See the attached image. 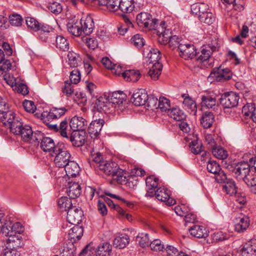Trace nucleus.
Segmentation results:
<instances>
[{
  "mask_svg": "<svg viewBox=\"0 0 256 256\" xmlns=\"http://www.w3.org/2000/svg\"><path fill=\"white\" fill-rule=\"evenodd\" d=\"M100 6H106L110 12H116L118 10L120 0H96Z\"/></svg>",
  "mask_w": 256,
  "mask_h": 256,
  "instance_id": "58836bf2",
  "label": "nucleus"
},
{
  "mask_svg": "<svg viewBox=\"0 0 256 256\" xmlns=\"http://www.w3.org/2000/svg\"><path fill=\"white\" fill-rule=\"evenodd\" d=\"M170 101L167 98L160 97L158 102V107L162 112H168L170 109Z\"/></svg>",
  "mask_w": 256,
  "mask_h": 256,
  "instance_id": "5fc2aeb1",
  "label": "nucleus"
},
{
  "mask_svg": "<svg viewBox=\"0 0 256 256\" xmlns=\"http://www.w3.org/2000/svg\"><path fill=\"white\" fill-rule=\"evenodd\" d=\"M201 105L202 107H206L208 108H212L213 106H215L216 100L215 98L210 93H206L204 95H202L201 98Z\"/></svg>",
  "mask_w": 256,
  "mask_h": 256,
  "instance_id": "a19ab883",
  "label": "nucleus"
},
{
  "mask_svg": "<svg viewBox=\"0 0 256 256\" xmlns=\"http://www.w3.org/2000/svg\"><path fill=\"white\" fill-rule=\"evenodd\" d=\"M94 108L98 112L104 113H110L113 109L112 104L104 97H100L96 100Z\"/></svg>",
  "mask_w": 256,
  "mask_h": 256,
  "instance_id": "9b49d317",
  "label": "nucleus"
},
{
  "mask_svg": "<svg viewBox=\"0 0 256 256\" xmlns=\"http://www.w3.org/2000/svg\"><path fill=\"white\" fill-rule=\"evenodd\" d=\"M126 100V94L122 92L117 91L112 93L108 100L112 104V108L122 111L125 108V105L124 104Z\"/></svg>",
  "mask_w": 256,
  "mask_h": 256,
  "instance_id": "39448f33",
  "label": "nucleus"
},
{
  "mask_svg": "<svg viewBox=\"0 0 256 256\" xmlns=\"http://www.w3.org/2000/svg\"><path fill=\"white\" fill-rule=\"evenodd\" d=\"M162 69V65L161 63H154L150 67L148 75L152 80H156L161 74Z\"/></svg>",
  "mask_w": 256,
  "mask_h": 256,
  "instance_id": "c85d7f7f",
  "label": "nucleus"
},
{
  "mask_svg": "<svg viewBox=\"0 0 256 256\" xmlns=\"http://www.w3.org/2000/svg\"><path fill=\"white\" fill-rule=\"evenodd\" d=\"M198 19L200 22L208 25L212 24L214 21V17L210 10H208L202 15L199 16Z\"/></svg>",
  "mask_w": 256,
  "mask_h": 256,
  "instance_id": "6e6d98bb",
  "label": "nucleus"
},
{
  "mask_svg": "<svg viewBox=\"0 0 256 256\" xmlns=\"http://www.w3.org/2000/svg\"><path fill=\"white\" fill-rule=\"evenodd\" d=\"M6 236H8L6 240L7 247L10 249L16 250L20 246L22 242L20 236L13 234H10Z\"/></svg>",
  "mask_w": 256,
  "mask_h": 256,
  "instance_id": "c756f323",
  "label": "nucleus"
},
{
  "mask_svg": "<svg viewBox=\"0 0 256 256\" xmlns=\"http://www.w3.org/2000/svg\"><path fill=\"white\" fill-rule=\"evenodd\" d=\"M208 80L211 82L214 80L220 82L224 80V67L220 65L219 67L214 68L208 77Z\"/></svg>",
  "mask_w": 256,
  "mask_h": 256,
  "instance_id": "393cba45",
  "label": "nucleus"
},
{
  "mask_svg": "<svg viewBox=\"0 0 256 256\" xmlns=\"http://www.w3.org/2000/svg\"><path fill=\"white\" fill-rule=\"evenodd\" d=\"M208 10H209V6L203 2L195 3L191 6L192 13L197 16L198 18Z\"/></svg>",
  "mask_w": 256,
  "mask_h": 256,
  "instance_id": "7c9ffc66",
  "label": "nucleus"
},
{
  "mask_svg": "<svg viewBox=\"0 0 256 256\" xmlns=\"http://www.w3.org/2000/svg\"><path fill=\"white\" fill-rule=\"evenodd\" d=\"M143 56L146 58H148L147 62L152 64L154 63L160 62V52L157 48H150L144 50L143 52Z\"/></svg>",
  "mask_w": 256,
  "mask_h": 256,
  "instance_id": "a211bd4d",
  "label": "nucleus"
},
{
  "mask_svg": "<svg viewBox=\"0 0 256 256\" xmlns=\"http://www.w3.org/2000/svg\"><path fill=\"white\" fill-rule=\"evenodd\" d=\"M64 168L66 176L69 178L76 177L79 174L80 171V168L78 164L72 160Z\"/></svg>",
  "mask_w": 256,
  "mask_h": 256,
  "instance_id": "a878e982",
  "label": "nucleus"
},
{
  "mask_svg": "<svg viewBox=\"0 0 256 256\" xmlns=\"http://www.w3.org/2000/svg\"><path fill=\"white\" fill-rule=\"evenodd\" d=\"M111 252V245L108 242H104L98 246L96 253L97 256H110Z\"/></svg>",
  "mask_w": 256,
  "mask_h": 256,
  "instance_id": "79ce46f5",
  "label": "nucleus"
},
{
  "mask_svg": "<svg viewBox=\"0 0 256 256\" xmlns=\"http://www.w3.org/2000/svg\"><path fill=\"white\" fill-rule=\"evenodd\" d=\"M67 212L66 219L70 224L76 225L82 221L83 214L80 208L72 206Z\"/></svg>",
  "mask_w": 256,
  "mask_h": 256,
  "instance_id": "0eeeda50",
  "label": "nucleus"
},
{
  "mask_svg": "<svg viewBox=\"0 0 256 256\" xmlns=\"http://www.w3.org/2000/svg\"><path fill=\"white\" fill-rule=\"evenodd\" d=\"M40 146L42 150L45 152H50V155L54 154V151L56 147L54 140L49 137H42L40 140Z\"/></svg>",
  "mask_w": 256,
  "mask_h": 256,
  "instance_id": "412c9836",
  "label": "nucleus"
},
{
  "mask_svg": "<svg viewBox=\"0 0 256 256\" xmlns=\"http://www.w3.org/2000/svg\"><path fill=\"white\" fill-rule=\"evenodd\" d=\"M148 100V95L144 89H138L132 94L131 101L136 106H141L146 104Z\"/></svg>",
  "mask_w": 256,
  "mask_h": 256,
  "instance_id": "9d476101",
  "label": "nucleus"
},
{
  "mask_svg": "<svg viewBox=\"0 0 256 256\" xmlns=\"http://www.w3.org/2000/svg\"><path fill=\"white\" fill-rule=\"evenodd\" d=\"M10 24L15 26H20L22 24V18L18 14H12L9 16Z\"/></svg>",
  "mask_w": 256,
  "mask_h": 256,
  "instance_id": "0e129e2a",
  "label": "nucleus"
},
{
  "mask_svg": "<svg viewBox=\"0 0 256 256\" xmlns=\"http://www.w3.org/2000/svg\"><path fill=\"white\" fill-rule=\"evenodd\" d=\"M0 114H2V116L0 117L1 122L7 127L17 118L14 112L10 110L9 109L0 113Z\"/></svg>",
  "mask_w": 256,
  "mask_h": 256,
  "instance_id": "473e14b6",
  "label": "nucleus"
},
{
  "mask_svg": "<svg viewBox=\"0 0 256 256\" xmlns=\"http://www.w3.org/2000/svg\"><path fill=\"white\" fill-rule=\"evenodd\" d=\"M140 76V72L138 70H130L122 73V77L128 82H136Z\"/></svg>",
  "mask_w": 256,
  "mask_h": 256,
  "instance_id": "c9c22d12",
  "label": "nucleus"
},
{
  "mask_svg": "<svg viewBox=\"0 0 256 256\" xmlns=\"http://www.w3.org/2000/svg\"><path fill=\"white\" fill-rule=\"evenodd\" d=\"M56 48L61 50L68 51L69 49L68 40L62 36H58L56 37Z\"/></svg>",
  "mask_w": 256,
  "mask_h": 256,
  "instance_id": "3c124183",
  "label": "nucleus"
},
{
  "mask_svg": "<svg viewBox=\"0 0 256 256\" xmlns=\"http://www.w3.org/2000/svg\"><path fill=\"white\" fill-rule=\"evenodd\" d=\"M207 170L210 172L216 174L220 172L221 168L216 161H209L207 164Z\"/></svg>",
  "mask_w": 256,
  "mask_h": 256,
  "instance_id": "e2e57ef3",
  "label": "nucleus"
},
{
  "mask_svg": "<svg viewBox=\"0 0 256 256\" xmlns=\"http://www.w3.org/2000/svg\"><path fill=\"white\" fill-rule=\"evenodd\" d=\"M87 125V121L82 116H74L70 122V126L74 132L83 131Z\"/></svg>",
  "mask_w": 256,
  "mask_h": 256,
  "instance_id": "dca6fc26",
  "label": "nucleus"
},
{
  "mask_svg": "<svg viewBox=\"0 0 256 256\" xmlns=\"http://www.w3.org/2000/svg\"><path fill=\"white\" fill-rule=\"evenodd\" d=\"M225 192L229 196H234L236 194L238 187L233 180L225 178Z\"/></svg>",
  "mask_w": 256,
  "mask_h": 256,
  "instance_id": "2f4dec72",
  "label": "nucleus"
},
{
  "mask_svg": "<svg viewBox=\"0 0 256 256\" xmlns=\"http://www.w3.org/2000/svg\"><path fill=\"white\" fill-rule=\"evenodd\" d=\"M182 96L184 98L182 102L183 107L186 110H190L195 115L197 111V106L195 102L186 94H182Z\"/></svg>",
  "mask_w": 256,
  "mask_h": 256,
  "instance_id": "f704fd0d",
  "label": "nucleus"
},
{
  "mask_svg": "<svg viewBox=\"0 0 256 256\" xmlns=\"http://www.w3.org/2000/svg\"><path fill=\"white\" fill-rule=\"evenodd\" d=\"M154 196L158 200L166 202L168 206H172L176 204V200L170 198V192L166 188H158L154 192Z\"/></svg>",
  "mask_w": 256,
  "mask_h": 256,
  "instance_id": "6e6552de",
  "label": "nucleus"
},
{
  "mask_svg": "<svg viewBox=\"0 0 256 256\" xmlns=\"http://www.w3.org/2000/svg\"><path fill=\"white\" fill-rule=\"evenodd\" d=\"M76 248L72 242L66 244L60 250V256H75Z\"/></svg>",
  "mask_w": 256,
  "mask_h": 256,
  "instance_id": "e433bc0d",
  "label": "nucleus"
},
{
  "mask_svg": "<svg viewBox=\"0 0 256 256\" xmlns=\"http://www.w3.org/2000/svg\"><path fill=\"white\" fill-rule=\"evenodd\" d=\"M68 127V123L66 120H62L60 124L58 127V132L61 136L68 139L69 137L67 134V129Z\"/></svg>",
  "mask_w": 256,
  "mask_h": 256,
  "instance_id": "338daca9",
  "label": "nucleus"
},
{
  "mask_svg": "<svg viewBox=\"0 0 256 256\" xmlns=\"http://www.w3.org/2000/svg\"><path fill=\"white\" fill-rule=\"evenodd\" d=\"M28 27L35 32L38 31L40 22L35 18L31 17H27L26 20Z\"/></svg>",
  "mask_w": 256,
  "mask_h": 256,
  "instance_id": "680f3d73",
  "label": "nucleus"
},
{
  "mask_svg": "<svg viewBox=\"0 0 256 256\" xmlns=\"http://www.w3.org/2000/svg\"><path fill=\"white\" fill-rule=\"evenodd\" d=\"M168 116L176 121H182L185 119L186 116L184 112L178 108H173L168 111Z\"/></svg>",
  "mask_w": 256,
  "mask_h": 256,
  "instance_id": "49530a36",
  "label": "nucleus"
},
{
  "mask_svg": "<svg viewBox=\"0 0 256 256\" xmlns=\"http://www.w3.org/2000/svg\"><path fill=\"white\" fill-rule=\"evenodd\" d=\"M211 148L213 155L216 158L222 160L224 159V148L222 146L215 144Z\"/></svg>",
  "mask_w": 256,
  "mask_h": 256,
  "instance_id": "052dcab7",
  "label": "nucleus"
},
{
  "mask_svg": "<svg viewBox=\"0 0 256 256\" xmlns=\"http://www.w3.org/2000/svg\"><path fill=\"white\" fill-rule=\"evenodd\" d=\"M23 126L24 125L21 121V119L17 117L14 121L11 122L8 128L12 133L15 135H18Z\"/></svg>",
  "mask_w": 256,
  "mask_h": 256,
  "instance_id": "8fccbe9b",
  "label": "nucleus"
},
{
  "mask_svg": "<svg viewBox=\"0 0 256 256\" xmlns=\"http://www.w3.org/2000/svg\"><path fill=\"white\" fill-rule=\"evenodd\" d=\"M68 64L72 68H76L80 63V58L79 54L74 52H69L67 56Z\"/></svg>",
  "mask_w": 256,
  "mask_h": 256,
  "instance_id": "09e8293b",
  "label": "nucleus"
},
{
  "mask_svg": "<svg viewBox=\"0 0 256 256\" xmlns=\"http://www.w3.org/2000/svg\"><path fill=\"white\" fill-rule=\"evenodd\" d=\"M250 218L248 216L241 214L240 216L236 218L234 225V230L238 232H242L250 226Z\"/></svg>",
  "mask_w": 256,
  "mask_h": 256,
  "instance_id": "f3484780",
  "label": "nucleus"
},
{
  "mask_svg": "<svg viewBox=\"0 0 256 256\" xmlns=\"http://www.w3.org/2000/svg\"><path fill=\"white\" fill-rule=\"evenodd\" d=\"M48 8L51 12L55 14H60L62 10V6L61 3L56 1L49 2Z\"/></svg>",
  "mask_w": 256,
  "mask_h": 256,
  "instance_id": "864d4df0",
  "label": "nucleus"
},
{
  "mask_svg": "<svg viewBox=\"0 0 256 256\" xmlns=\"http://www.w3.org/2000/svg\"><path fill=\"white\" fill-rule=\"evenodd\" d=\"M82 24V33L86 35L90 34L93 31L94 28V22L90 16H86L82 18L80 20Z\"/></svg>",
  "mask_w": 256,
  "mask_h": 256,
  "instance_id": "4be33fe9",
  "label": "nucleus"
},
{
  "mask_svg": "<svg viewBox=\"0 0 256 256\" xmlns=\"http://www.w3.org/2000/svg\"><path fill=\"white\" fill-rule=\"evenodd\" d=\"M52 156H54V162L55 166L60 168H64L72 160L71 154L63 143L56 144Z\"/></svg>",
  "mask_w": 256,
  "mask_h": 256,
  "instance_id": "f03ea898",
  "label": "nucleus"
},
{
  "mask_svg": "<svg viewBox=\"0 0 256 256\" xmlns=\"http://www.w3.org/2000/svg\"><path fill=\"white\" fill-rule=\"evenodd\" d=\"M83 235V228L78 224L70 228L68 232V238L70 240L71 242H75L78 240Z\"/></svg>",
  "mask_w": 256,
  "mask_h": 256,
  "instance_id": "bb28decb",
  "label": "nucleus"
},
{
  "mask_svg": "<svg viewBox=\"0 0 256 256\" xmlns=\"http://www.w3.org/2000/svg\"><path fill=\"white\" fill-rule=\"evenodd\" d=\"M68 140H70L74 146H81L86 142L85 133L83 131L73 132Z\"/></svg>",
  "mask_w": 256,
  "mask_h": 256,
  "instance_id": "6ab92c4d",
  "label": "nucleus"
},
{
  "mask_svg": "<svg viewBox=\"0 0 256 256\" xmlns=\"http://www.w3.org/2000/svg\"><path fill=\"white\" fill-rule=\"evenodd\" d=\"M170 30H166L165 33L158 34V41L162 44H168V40L172 36Z\"/></svg>",
  "mask_w": 256,
  "mask_h": 256,
  "instance_id": "4d7b16f0",
  "label": "nucleus"
},
{
  "mask_svg": "<svg viewBox=\"0 0 256 256\" xmlns=\"http://www.w3.org/2000/svg\"><path fill=\"white\" fill-rule=\"evenodd\" d=\"M190 234L196 238H202L208 235V230L203 226L194 225L189 229Z\"/></svg>",
  "mask_w": 256,
  "mask_h": 256,
  "instance_id": "cd10ccee",
  "label": "nucleus"
},
{
  "mask_svg": "<svg viewBox=\"0 0 256 256\" xmlns=\"http://www.w3.org/2000/svg\"><path fill=\"white\" fill-rule=\"evenodd\" d=\"M10 222H9V228L10 234H20L24 231V228L21 223L19 222H15L12 226Z\"/></svg>",
  "mask_w": 256,
  "mask_h": 256,
  "instance_id": "bf43d9fd",
  "label": "nucleus"
},
{
  "mask_svg": "<svg viewBox=\"0 0 256 256\" xmlns=\"http://www.w3.org/2000/svg\"><path fill=\"white\" fill-rule=\"evenodd\" d=\"M58 208L62 211H67L72 205L70 198L66 196H62L58 201Z\"/></svg>",
  "mask_w": 256,
  "mask_h": 256,
  "instance_id": "603ef678",
  "label": "nucleus"
},
{
  "mask_svg": "<svg viewBox=\"0 0 256 256\" xmlns=\"http://www.w3.org/2000/svg\"><path fill=\"white\" fill-rule=\"evenodd\" d=\"M190 148L192 152L195 154L200 153L202 150V146L200 144H198L195 141H192L190 145Z\"/></svg>",
  "mask_w": 256,
  "mask_h": 256,
  "instance_id": "774afa93",
  "label": "nucleus"
},
{
  "mask_svg": "<svg viewBox=\"0 0 256 256\" xmlns=\"http://www.w3.org/2000/svg\"><path fill=\"white\" fill-rule=\"evenodd\" d=\"M150 30H154L158 35L165 33L166 30H170L168 28H166L165 22L160 21L158 20H154L152 24L150 26Z\"/></svg>",
  "mask_w": 256,
  "mask_h": 256,
  "instance_id": "c03bdc74",
  "label": "nucleus"
},
{
  "mask_svg": "<svg viewBox=\"0 0 256 256\" xmlns=\"http://www.w3.org/2000/svg\"><path fill=\"white\" fill-rule=\"evenodd\" d=\"M129 242L128 236L126 234H122L117 236L114 240L113 245L116 248H123L129 244Z\"/></svg>",
  "mask_w": 256,
  "mask_h": 256,
  "instance_id": "4c0bfd02",
  "label": "nucleus"
},
{
  "mask_svg": "<svg viewBox=\"0 0 256 256\" xmlns=\"http://www.w3.org/2000/svg\"><path fill=\"white\" fill-rule=\"evenodd\" d=\"M216 49V46H210V44L203 46L202 48L201 54L198 57V60L204 63V66L206 67L211 66V64H208V65L207 64H205L204 63L210 60L212 54Z\"/></svg>",
  "mask_w": 256,
  "mask_h": 256,
  "instance_id": "1a4fd4ad",
  "label": "nucleus"
},
{
  "mask_svg": "<svg viewBox=\"0 0 256 256\" xmlns=\"http://www.w3.org/2000/svg\"><path fill=\"white\" fill-rule=\"evenodd\" d=\"M132 43L137 48H141L144 44V40L142 36L137 34L131 38Z\"/></svg>",
  "mask_w": 256,
  "mask_h": 256,
  "instance_id": "69168bd1",
  "label": "nucleus"
},
{
  "mask_svg": "<svg viewBox=\"0 0 256 256\" xmlns=\"http://www.w3.org/2000/svg\"><path fill=\"white\" fill-rule=\"evenodd\" d=\"M66 111V109L64 108H52L50 109L48 113L46 114L44 112L42 114V116H46L48 119L58 118L63 116Z\"/></svg>",
  "mask_w": 256,
  "mask_h": 256,
  "instance_id": "ea45409f",
  "label": "nucleus"
},
{
  "mask_svg": "<svg viewBox=\"0 0 256 256\" xmlns=\"http://www.w3.org/2000/svg\"><path fill=\"white\" fill-rule=\"evenodd\" d=\"M66 26L68 32L72 35L75 36H79L82 34V24L78 19L72 18L70 20Z\"/></svg>",
  "mask_w": 256,
  "mask_h": 256,
  "instance_id": "4468645a",
  "label": "nucleus"
},
{
  "mask_svg": "<svg viewBox=\"0 0 256 256\" xmlns=\"http://www.w3.org/2000/svg\"><path fill=\"white\" fill-rule=\"evenodd\" d=\"M104 121L102 119L92 121L88 128V132L92 138H97L100 132Z\"/></svg>",
  "mask_w": 256,
  "mask_h": 256,
  "instance_id": "f8f14e48",
  "label": "nucleus"
},
{
  "mask_svg": "<svg viewBox=\"0 0 256 256\" xmlns=\"http://www.w3.org/2000/svg\"><path fill=\"white\" fill-rule=\"evenodd\" d=\"M121 176L124 178V180H122V182H120V181H117L120 184H126L127 186L129 187L130 188L132 189L134 188L135 186H136L138 184V182L136 180H134V178L132 176H128V174L126 172L123 170V172L122 174H120Z\"/></svg>",
  "mask_w": 256,
  "mask_h": 256,
  "instance_id": "de8ad7c7",
  "label": "nucleus"
},
{
  "mask_svg": "<svg viewBox=\"0 0 256 256\" xmlns=\"http://www.w3.org/2000/svg\"><path fill=\"white\" fill-rule=\"evenodd\" d=\"M158 178L154 176H150L146 178V183L147 190L146 196L150 197L154 196V192L158 186Z\"/></svg>",
  "mask_w": 256,
  "mask_h": 256,
  "instance_id": "5701e85b",
  "label": "nucleus"
},
{
  "mask_svg": "<svg viewBox=\"0 0 256 256\" xmlns=\"http://www.w3.org/2000/svg\"><path fill=\"white\" fill-rule=\"evenodd\" d=\"M118 10L124 13H130L135 8L134 0H120Z\"/></svg>",
  "mask_w": 256,
  "mask_h": 256,
  "instance_id": "72a5a7b5",
  "label": "nucleus"
},
{
  "mask_svg": "<svg viewBox=\"0 0 256 256\" xmlns=\"http://www.w3.org/2000/svg\"><path fill=\"white\" fill-rule=\"evenodd\" d=\"M226 162H225V165ZM225 168L228 169L229 171L234 172L236 176L240 179L246 178L250 170V164L248 162H241L238 164H228V166H225Z\"/></svg>",
  "mask_w": 256,
  "mask_h": 256,
  "instance_id": "7ed1b4c3",
  "label": "nucleus"
},
{
  "mask_svg": "<svg viewBox=\"0 0 256 256\" xmlns=\"http://www.w3.org/2000/svg\"><path fill=\"white\" fill-rule=\"evenodd\" d=\"M66 192L70 199L78 197L81 193V187L78 182H68L66 185Z\"/></svg>",
  "mask_w": 256,
  "mask_h": 256,
  "instance_id": "2eb2a0df",
  "label": "nucleus"
},
{
  "mask_svg": "<svg viewBox=\"0 0 256 256\" xmlns=\"http://www.w3.org/2000/svg\"><path fill=\"white\" fill-rule=\"evenodd\" d=\"M239 96L233 92L225 93V108H232L238 104Z\"/></svg>",
  "mask_w": 256,
  "mask_h": 256,
  "instance_id": "b1692460",
  "label": "nucleus"
},
{
  "mask_svg": "<svg viewBox=\"0 0 256 256\" xmlns=\"http://www.w3.org/2000/svg\"><path fill=\"white\" fill-rule=\"evenodd\" d=\"M97 170L104 173L106 175L111 176L114 180L116 181L122 182L124 178L121 176L123 170L120 168L118 164L113 162L102 160L98 164Z\"/></svg>",
  "mask_w": 256,
  "mask_h": 256,
  "instance_id": "f257e3e1",
  "label": "nucleus"
},
{
  "mask_svg": "<svg viewBox=\"0 0 256 256\" xmlns=\"http://www.w3.org/2000/svg\"><path fill=\"white\" fill-rule=\"evenodd\" d=\"M136 240L142 247L144 248L149 245L150 239L146 233L139 234L136 236Z\"/></svg>",
  "mask_w": 256,
  "mask_h": 256,
  "instance_id": "13d9d810",
  "label": "nucleus"
},
{
  "mask_svg": "<svg viewBox=\"0 0 256 256\" xmlns=\"http://www.w3.org/2000/svg\"><path fill=\"white\" fill-rule=\"evenodd\" d=\"M240 256H256V240L252 239L242 245Z\"/></svg>",
  "mask_w": 256,
  "mask_h": 256,
  "instance_id": "ddd939ff",
  "label": "nucleus"
},
{
  "mask_svg": "<svg viewBox=\"0 0 256 256\" xmlns=\"http://www.w3.org/2000/svg\"><path fill=\"white\" fill-rule=\"evenodd\" d=\"M154 20L152 16L147 12H140L136 16V22L139 26L150 28Z\"/></svg>",
  "mask_w": 256,
  "mask_h": 256,
  "instance_id": "aec40b11",
  "label": "nucleus"
},
{
  "mask_svg": "<svg viewBox=\"0 0 256 256\" xmlns=\"http://www.w3.org/2000/svg\"><path fill=\"white\" fill-rule=\"evenodd\" d=\"M20 135L23 141L29 143L39 142L42 137V133L38 130L34 132L32 128L28 125H24L20 130Z\"/></svg>",
  "mask_w": 256,
  "mask_h": 256,
  "instance_id": "20e7f679",
  "label": "nucleus"
},
{
  "mask_svg": "<svg viewBox=\"0 0 256 256\" xmlns=\"http://www.w3.org/2000/svg\"><path fill=\"white\" fill-rule=\"evenodd\" d=\"M4 214L0 211V236H6L10 232L9 222L4 218Z\"/></svg>",
  "mask_w": 256,
  "mask_h": 256,
  "instance_id": "a18cd8bd",
  "label": "nucleus"
},
{
  "mask_svg": "<svg viewBox=\"0 0 256 256\" xmlns=\"http://www.w3.org/2000/svg\"><path fill=\"white\" fill-rule=\"evenodd\" d=\"M214 122V116L210 112H206L202 114L200 118V124L204 128H210Z\"/></svg>",
  "mask_w": 256,
  "mask_h": 256,
  "instance_id": "37998d69",
  "label": "nucleus"
},
{
  "mask_svg": "<svg viewBox=\"0 0 256 256\" xmlns=\"http://www.w3.org/2000/svg\"><path fill=\"white\" fill-rule=\"evenodd\" d=\"M177 50L179 52L180 56L186 60L193 58L197 54L195 46L190 44H180Z\"/></svg>",
  "mask_w": 256,
  "mask_h": 256,
  "instance_id": "423d86ee",
  "label": "nucleus"
}]
</instances>
